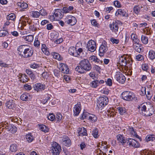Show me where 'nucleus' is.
Masks as SVG:
<instances>
[{"label":"nucleus","instance_id":"f257e3e1","mask_svg":"<svg viewBox=\"0 0 155 155\" xmlns=\"http://www.w3.org/2000/svg\"><path fill=\"white\" fill-rule=\"evenodd\" d=\"M79 65L76 68L75 70L81 74L84 73L85 71H89L91 69V64L89 61L87 59L81 61Z\"/></svg>","mask_w":155,"mask_h":155},{"label":"nucleus","instance_id":"f03ea898","mask_svg":"<svg viewBox=\"0 0 155 155\" xmlns=\"http://www.w3.org/2000/svg\"><path fill=\"white\" fill-rule=\"evenodd\" d=\"M118 62L121 66H126L127 65V66L130 67L132 64L133 61L129 56L123 55L119 58Z\"/></svg>","mask_w":155,"mask_h":155},{"label":"nucleus","instance_id":"7ed1b4c3","mask_svg":"<svg viewBox=\"0 0 155 155\" xmlns=\"http://www.w3.org/2000/svg\"><path fill=\"white\" fill-rule=\"evenodd\" d=\"M108 102V99L106 96L101 97L97 100V107L98 110H101Z\"/></svg>","mask_w":155,"mask_h":155},{"label":"nucleus","instance_id":"20e7f679","mask_svg":"<svg viewBox=\"0 0 155 155\" xmlns=\"http://www.w3.org/2000/svg\"><path fill=\"white\" fill-rule=\"evenodd\" d=\"M122 98L127 101H130L132 100L136 101L137 100V97H135L134 94L132 92L126 91L123 92L122 94Z\"/></svg>","mask_w":155,"mask_h":155},{"label":"nucleus","instance_id":"39448f33","mask_svg":"<svg viewBox=\"0 0 155 155\" xmlns=\"http://www.w3.org/2000/svg\"><path fill=\"white\" fill-rule=\"evenodd\" d=\"M82 118L83 119H87L92 123L94 122L97 120V117L95 115L90 114L87 113H83L82 116Z\"/></svg>","mask_w":155,"mask_h":155},{"label":"nucleus","instance_id":"423d86ee","mask_svg":"<svg viewBox=\"0 0 155 155\" xmlns=\"http://www.w3.org/2000/svg\"><path fill=\"white\" fill-rule=\"evenodd\" d=\"M61 150V147L58 143L55 142L53 144L51 150L53 155H59Z\"/></svg>","mask_w":155,"mask_h":155},{"label":"nucleus","instance_id":"0eeeda50","mask_svg":"<svg viewBox=\"0 0 155 155\" xmlns=\"http://www.w3.org/2000/svg\"><path fill=\"white\" fill-rule=\"evenodd\" d=\"M87 48L88 51L91 52H94L96 49L95 42L93 40L89 41L87 45Z\"/></svg>","mask_w":155,"mask_h":155},{"label":"nucleus","instance_id":"6e6552de","mask_svg":"<svg viewBox=\"0 0 155 155\" xmlns=\"http://www.w3.org/2000/svg\"><path fill=\"white\" fill-rule=\"evenodd\" d=\"M115 78L119 83L122 84L124 83L126 80L125 77L120 72H117Z\"/></svg>","mask_w":155,"mask_h":155},{"label":"nucleus","instance_id":"1a4fd4ad","mask_svg":"<svg viewBox=\"0 0 155 155\" xmlns=\"http://www.w3.org/2000/svg\"><path fill=\"white\" fill-rule=\"evenodd\" d=\"M45 85L42 83H36L32 85V87L35 90L38 92L42 91L44 90L45 88Z\"/></svg>","mask_w":155,"mask_h":155},{"label":"nucleus","instance_id":"9d476101","mask_svg":"<svg viewBox=\"0 0 155 155\" xmlns=\"http://www.w3.org/2000/svg\"><path fill=\"white\" fill-rule=\"evenodd\" d=\"M65 23L73 26L76 23V19L75 17L70 15L65 19Z\"/></svg>","mask_w":155,"mask_h":155},{"label":"nucleus","instance_id":"9b49d317","mask_svg":"<svg viewBox=\"0 0 155 155\" xmlns=\"http://www.w3.org/2000/svg\"><path fill=\"white\" fill-rule=\"evenodd\" d=\"M61 141L64 145L66 146L69 147L71 145V141L67 136H64L63 137L61 140Z\"/></svg>","mask_w":155,"mask_h":155},{"label":"nucleus","instance_id":"f8f14e48","mask_svg":"<svg viewBox=\"0 0 155 155\" xmlns=\"http://www.w3.org/2000/svg\"><path fill=\"white\" fill-rule=\"evenodd\" d=\"M108 50L107 47L105 42H104V44H102L100 46L99 49V55L100 56H102L104 55V53Z\"/></svg>","mask_w":155,"mask_h":155},{"label":"nucleus","instance_id":"ddd939ff","mask_svg":"<svg viewBox=\"0 0 155 155\" xmlns=\"http://www.w3.org/2000/svg\"><path fill=\"white\" fill-rule=\"evenodd\" d=\"M127 143L129 146L133 147L135 148H138L140 146L138 142L135 140L133 139H130L128 140Z\"/></svg>","mask_w":155,"mask_h":155},{"label":"nucleus","instance_id":"4468645a","mask_svg":"<svg viewBox=\"0 0 155 155\" xmlns=\"http://www.w3.org/2000/svg\"><path fill=\"white\" fill-rule=\"evenodd\" d=\"M27 46L25 45H21L18 48V53L21 57L24 58V52L26 50V47Z\"/></svg>","mask_w":155,"mask_h":155},{"label":"nucleus","instance_id":"2eb2a0df","mask_svg":"<svg viewBox=\"0 0 155 155\" xmlns=\"http://www.w3.org/2000/svg\"><path fill=\"white\" fill-rule=\"evenodd\" d=\"M61 67L60 70H61L62 73L68 74L69 72V69L68 68V66L65 64L62 63L60 64Z\"/></svg>","mask_w":155,"mask_h":155},{"label":"nucleus","instance_id":"dca6fc26","mask_svg":"<svg viewBox=\"0 0 155 155\" xmlns=\"http://www.w3.org/2000/svg\"><path fill=\"white\" fill-rule=\"evenodd\" d=\"M4 126L5 127V128L6 129L8 130L12 133H15L17 130V127L13 125H5V126Z\"/></svg>","mask_w":155,"mask_h":155},{"label":"nucleus","instance_id":"f3484780","mask_svg":"<svg viewBox=\"0 0 155 155\" xmlns=\"http://www.w3.org/2000/svg\"><path fill=\"white\" fill-rule=\"evenodd\" d=\"M63 12H62L61 9H57L55 10L54 15L55 17L61 19L63 16Z\"/></svg>","mask_w":155,"mask_h":155},{"label":"nucleus","instance_id":"a211bd4d","mask_svg":"<svg viewBox=\"0 0 155 155\" xmlns=\"http://www.w3.org/2000/svg\"><path fill=\"white\" fill-rule=\"evenodd\" d=\"M110 29L113 32H116L118 29V24L116 21H113L112 24L110 25Z\"/></svg>","mask_w":155,"mask_h":155},{"label":"nucleus","instance_id":"6ab92c4d","mask_svg":"<svg viewBox=\"0 0 155 155\" xmlns=\"http://www.w3.org/2000/svg\"><path fill=\"white\" fill-rule=\"evenodd\" d=\"M115 15L117 16L118 15L125 17L128 16V15L127 13L126 12L124 9H118L116 12Z\"/></svg>","mask_w":155,"mask_h":155},{"label":"nucleus","instance_id":"aec40b11","mask_svg":"<svg viewBox=\"0 0 155 155\" xmlns=\"http://www.w3.org/2000/svg\"><path fill=\"white\" fill-rule=\"evenodd\" d=\"M24 52V58H28L32 56L33 54V51L29 48H27L26 47V50Z\"/></svg>","mask_w":155,"mask_h":155},{"label":"nucleus","instance_id":"412c9836","mask_svg":"<svg viewBox=\"0 0 155 155\" xmlns=\"http://www.w3.org/2000/svg\"><path fill=\"white\" fill-rule=\"evenodd\" d=\"M68 53L71 55L77 56L78 54L76 51V48L74 47H71L68 50Z\"/></svg>","mask_w":155,"mask_h":155},{"label":"nucleus","instance_id":"4be33fe9","mask_svg":"<svg viewBox=\"0 0 155 155\" xmlns=\"http://www.w3.org/2000/svg\"><path fill=\"white\" fill-rule=\"evenodd\" d=\"M117 140L123 145L126 142L125 137L123 136V135L119 134L117 135Z\"/></svg>","mask_w":155,"mask_h":155},{"label":"nucleus","instance_id":"5701e85b","mask_svg":"<svg viewBox=\"0 0 155 155\" xmlns=\"http://www.w3.org/2000/svg\"><path fill=\"white\" fill-rule=\"evenodd\" d=\"M6 107L9 109L13 108L15 107L16 106L13 100H11L7 101L6 103Z\"/></svg>","mask_w":155,"mask_h":155},{"label":"nucleus","instance_id":"b1692460","mask_svg":"<svg viewBox=\"0 0 155 155\" xmlns=\"http://www.w3.org/2000/svg\"><path fill=\"white\" fill-rule=\"evenodd\" d=\"M18 5L20 8V10L21 11H24V9L28 7V4L25 3L18 2L17 3Z\"/></svg>","mask_w":155,"mask_h":155},{"label":"nucleus","instance_id":"393cba45","mask_svg":"<svg viewBox=\"0 0 155 155\" xmlns=\"http://www.w3.org/2000/svg\"><path fill=\"white\" fill-rule=\"evenodd\" d=\"M78 130L80 136L87 135V130L84 127L79 128Z\"/></svg>","mask_w":155,"mask_h":155},{"label":"nucleus","instance_id":"a878e982","mask_svg":"<svg viewBox=\"0 0 155 155\" xmlns=\"http://www.w3.org/2000/svg\"><path fill=\"white\" fill-rule=\"evenodd\" d=\"M39 127L40 130L44 132H47L49 131V128L45 125L43 124L39 125Z\"/></svg>","mask_w":155,"mask_h":155},{"label":"nucleus","instance_id":"bb28decb","mask_svg":"<svg viewBox=\"0 0 155 155\" xmlns=\"http://www.w3.org/2000/svg\"><path fill=\"white\" fill-rule=\"evenodd\" d=\"M89 60L92 61H94L96 62L100 63H102L103 62L102 61L98 59L97 56H91L89 58Z\"/></svg>","mask_w":155,"mask_h":155},{"label":"nucleus","instance_id":"cd10ccee","mask_svg":"<svg viewBox=\"0 0 155 155\" xmlns=\"http://www.w3.org/2000/svg\"><path fill=\"white\" fill-rule=\"evenodd\" d=\"M52 55L54 58L60 61L62 59V57L57 53L53 52L52 53Z\"/></svg>","mask_w":155,"mask_h":155},{"label":"nucleus","instance_id":"c85d7f7f","mask_svg":"<svg viewBox=\"0 0 155 155\" xmlns=\"http://www.w3.org/2000/svg\"><path fill=\"white\" fill-rule=\"evenodd\" d=\"M92 134L93 136L95 138L98 137L99 135L98 133V130L97 128H95L92 130Z\"/></svg>","mask_w":155,"mask_h":155},{"label":"nucleus","instance_id":"c756f323","mask_svg":"<svg viewBox=\"0 0 155 155\" xmlns=\"http://www.w3.org/2000/svg\"><path fill=\"white\" fill-rule=\"evenodd\" d=\"M80 110L79 109V107L77 105H75L74 107V116H78L80 113Z\"/></svg>","mask_w":155,"mask_h":155},{"label":"nucleus","instance_id":"7c9ffc66","mask_svg":"<svg viewBox=\"0 0 155 155\" xmlns=\"http://www.w3.org/2000/svg\"><path fill=\"white\" fill-rule=\"evenodd\" d=\"M41 50L46 55H48L50 54V52L47 50V48L45 45H42Z\"/></svg>","mask_w":155,"mask_h":155},{"label":"nucleus","instance_id":"2f4dec72","mask_svg":"<svg viewBox=\"0 0 155 155\" xmlns=\"http://www.w3.org/2000/svg\"><path fill=\"white\" fill-rule=\"evenodd\" d=\"M18 149L17 146L16 144H12L11 145L10 147V150L13 152H16Z\"/></svg>","mask_w":155,"mask_h":155},{"label":"nucleus","instance_id":"473e14b6","mask_svg":"<svg viewBox=\"0 0 155 155\" xmlns=\"http://www.w3.org/2000/svg\"><path fill=\"white\" fill-rule=\"evenodd\" d=\"M29 95L28 94L25 93L21 95V99L23 101H27L29 99V98L28 97V96Z\"/></svg>","mask_w":155,"mask_h":155},{"label":"nucleus","instance_id":"72a5a7b5","mask_svg":"<svg viewBox=\"0 0 155 155\" xmlns=\"http://www.w3.org/2000/svg\"><path fill=\"white\" fill-rule=\"evenodd\" d=\"M148 57L153 60L155 58V53L153 50H150L149 52Z\"/></svg>","mask_w":155,"mask_h":155},{"label":"nucleus","instance_id":"f704fd0d","mask_svg":"<svg viewBox=\"0 0 155 155\" xmlns=\"http://www.w3.org/2000/svg\"><path fill=\"white\" fill-rule=\"evenodd\" d=\"M24 39L25 41L29 42H32L33 40V36L32 35H28L26 37H24Z\"/></svg>","mask_w":155,"mask_h":155},{"label":"nucleus","instance_id":"c9c22d12","mask_svg":"<svg viewBox=\"0 0 155 155\" xmlns=\"http://www.w3.org/2000/svg\"><path fill=\"white\" fill-rule=\"evenodd\" d=\"M117 109L120 115H123L126 112V109L124 107H119Z\"/></svg>","mask_w":155,"mask_h":155},{"label":"nucleus","instance_id":"e433bc0d","mask_svg":"<svg viewBox=\"0 0 155 155\" xmlns=\"http://www.w3.org/2000/svg\"><path fill=\"white\" fill-rule=\"evenodd\" d=\"M141 40L142 43L145 44H147L148 42V39L147 37L144 35H142Z\"/></svg>","mask_w":155,"mask_h":155},{"label":"nucleus","instance_id":"4c0bfd02","mask_svg":"<svg viewBox=\"0 0 155 155\" xmlns=\"http://www.w3.org/2000/svg\"><path fill=\"white\" fill-rule=\"evenodd\" d=\"M8 31H6L1 30L0 31V37H4L5 36H8Z\"/></svg>","mask_w":155,"mask_h":155},{"label":"nucleus","instance_id":"58836bf2","mask_svg":"<svg viewBox=\"0 0 155 155\" xmlns=\"http://www.w3.org/2000/svg\"><path fill=\"white\" fill-rule=\"evenodd\" d=\"M153 135H148L146 137V140L147 142L150 141H153L155 139V137H153Z\"/></svg>","mask_w":155,"mask_h":155},{"label":"nucleus","instance_id":"ea45409f","mask_svg":"<svg viewBox=\"0 0 155 155\" xmlns=\"http://www.w3.org/2000/svg\"><path fill=\"white\" fill-rule=\"evenodd\" d=\"M97 80H94L91 83L90 85L93 87H96L99 86Z\"/></svg>","mask_w":155,"mask_h":155},{"label":"nucleus","instance_id":"a19ab883","mask_svg":"<svg viewBox=\"0 0 155 155\" xmlns=\"http://www.w3.org/2000/svg\"><path fill=\"white\" fill-rule=\"evenodd\" d=\"M140 44L139 45H134V48L135 50L137 52L139 53L141 51V48H140Z\"/></svg>","mask_w":155,"mask_h":155},{"label":"nucleus","instance_id":"79ce46f5","mask_svg":"<svg viewBox=\"0 0 155 155\" xmlns=\"http://www.w3.org/2000/svg\"><path fill=\"white\" fill-rule=\"evenodd\" d=\"M138 108L139 109L140 108L142 111H145L146 110V106L144 103H143L140 105V106H139Z\"/></svg>","mask_w":155,"mask_h":155},{"label":"nucleus","instance_id":"37998d69","mask_svg":"<svg viewBox=\"0 0 155 155\" xmlns=\"http://www.w3.org/2000/svg\"><path fill=\"white\" fill-rule=\"evenodd\" d=\"M26 139L29 143H30L33 140V137L30 134H28L26 136Z\"/></svg>","mask_w":155,"mask_h":155},{"label":"nucleus","instance_id":"c03bdc74","mask_svg":"<svg viewBox=\"0 0 155 155\" xmlns=\"http://www.w3.org/2000/svg\"><path fill=\"white\" fill-rule=\"evenodd\" d=\"M134 11L136 14H138L140 11V8L137 6H135L134 8Z\"/></svg>","mask_w":155,"mask_h":155},{"label":"nucleus","instance_id":"a18cd8bd","mask_svg":"<svg viewBox=\"0 0 155 155\" xmlns=\"http://www.w3.org/2000/svg\"><path fill=\"white\" fill-rule=\"evenodd\" d=\"M142 69L144 71H148L149 70V67L147 64H143L142 66Z\"/></svg>","mask_w":155,"mask_h":155},{"label":"nucleus","instance_id":"49530a36","mask_svg":"<svg viewBox=\"0 0 155 155\" xmlns=\"http://www.w3.org/2000/svg\"><path fill=\"white\" fill-rule=\"evenodd\" d=\"M110 41L113 44H118L119 42V39H116L113 38H110Z\"/></svg>","mask_w":155,"mask_h":155},{"label":"nucleus","instance_id":"de8ad7c7","mask_svg":"<svg viewBox=\"0 0 155 155\" xmlns=\"http://www.w3.org/2000/svg\"><path fill=\"white\" fill-rule=\"evenodd\" d=\"M34 44V46L38 48L40 47V42L38 39H35Z\"/></svg>","mask_w":155,"mask_h":155},{"label":"nucleus","instance_id":"09e8293b","mask_svg":"<svg viewBox=\"0 0 155 155\" xmlns=\"http://www.w3.org/2000/svg\"><path fill=\"white\" fill-rule=\"evenodd\" d=\"M0 66L5 68H8V65L3 62L2 61H0Z\"/></svg>","mask_w":155,"mask_h":155},{"label":"nucleus","instance_id":"8fccbe9b","mask_svg":"<svg viewBox=\"0 0 155 155\" xmlns=\"http://www.w3.org/2000/svg\"><path fill=\"white\" fill-rule=\"evenodd\" d=\"M39 13L40 14H41L42 16L46 15L47 14L46 11L45 10V9H42L40 10Z\"/></svg>","mask_w":155,"mask_h":155},{"label":"nucleus","instance_id":"3c124183","mask_svg":"<svg viewBox=\"0 0 155 155\" xmlns=\"http://www.w3.org/2000/svg\"><path fill=\"white\" fill-rule=\"evenodd\" d=\"M32 14L35 18H38L40 15L39 12L37 11L33 12Z\"/></svg>","mask_w":155,"mask_h":155},{"label":"nucleus","instance_id":"603ef678","mask_svg":"<svg viewBox=\"0 0 155 155\" xmlns=\"http://www.w3.org/2000/svg\"><path fill=\"white\" fill-rule=\"evenodd\" d=\"M9 15V17L10 18V19L11 20L14 21L15 20V19L16 18L15 16V15L14 13L11 14Z\"/></svg>","mask_w":155,"mask_h":155},{"label":"nucleus","instance_id":"864d4df0","mask_svg":"<svg viewBox=\"0 0 155 155\" xmlns=\"http://www.w3.org/2000/svg\"><path fill=\"white\" fill-rule=\"evenodd\" d=\"M143 59V57L141 54L136 56V59L138 61H141Z\"/></svg>","mask_w":155,"mask_h":155},{"label":"nucleus","instance_id":"5fc2aeb1","mask_svg":"<svg viewBox=\"0 0 155 155\" xmlns=\"http://www.w3.org/2000/svg\"><path fill=\"white\" fill-rule=\"evenodd\" d=\"M106 84L109 86H111L112 85V81L111 79L108 78L107 81H106Z\"/></svg>","mask_w":155,"mask_h":155},{"label":"nucleus","instance_id":"6e6d98bb","mask_svg":"<svg viewBox=\"0 0 155 155\" xmlns=\"http://www.w3.org/2000/svg\"><path fill=\"white\" fill-rule=\"evenodd\" d=\"M24 87L25 90L28 91L31 90V86L27 84L24 85Z\"/></svg>","mask_w":155,"mask_h":155},{"label":"nucleus","instance_id":"4d7b16f0","mask_svg":"<svg viewBox=\"0 0 155 155\" xmlns=\"http://www.w3.org/2000/svg\"><path fill=\"white\" fill-rule=\"evenodd\" d=\"M91 23L93 25L96 27H98L99 26V25L97 23L95 19L91 21Z\"/></svg>","mask_w":155,"mask_h":155},{"label":"nucleus","instance_id":"13d9d810","mask_svg":"<svg viewBox=\"0 0 155 155\" xmlns=\"http://www.w3.org/2000/svg\"><path fill=\"white\" fill-rule=\"evenodd\" d=\"M48 118L50 120L53 121L55 118V116L54 115L51 114L48 116Z\"/></svg>","mask_w":155,"mask_h":155},{"label":"nucleus","instance_id":"bf43d9fd","mask_svg":"<svg viewBox=\"0 0 155 155\" xmlns=\"http://www.w3.org/2000/svg\"><path fill=\"white\" fill-rule=\"evenodd\" d=\"M87 145L86 143H85L84 142L81 143L80 144V147H81V150H83V149L85 148Z\"/></svg>","mask_w":155,"mask_h":155},{"label":"nucleus","instance_id":"052dcab7","mask_svg":"<svg viewBox=\"0 0 155 155\" xmlns=\"http://www.w3.org/2000/svg\"><path fill=\"white\" fill-rule=\"evenodd\" d=\"M140 94L142 96L144 95L145 94H146V88H142L140 92Z\"/></svg>","mask_w":155,"mask_h":155},{"label":"nucleus","instance_id":"680f3d73","mask_svg":"<svg viewBox=\"0 0 155 155\" xmlns=\"http://www.w3.org/2000/svg\"><path fill=\"white\" fill-rule=\"evenodd\" d=\"M147 98L149 100H150L152 96V94L150 92L147 91V94H146Z\"/></svg>","mask_w":155,"mask_h":155},{"label":"nucleus","instance_id":"e2e57ef3","mask_svg":"<svg viewBox=\"0 0 155 155\" xmlns=\"http://www.w3.org/2000/svg\"><path fill=\"white\" fill-rule=\"evenodd\" d=\"M114 5H115V7H120V2L117 1H116L114 2Z\"/></svg>","mask_w":155,"mask_h":155},{"label":"nucleus","instance_id":"0e129e2a","mask_svg":"<svg viewBox=\"0 0 155 155\" xmlns=\"http://www.w3.org/2000/svg\"><path fill=\"white\" fill-rule=\"evenodd\" d=\"M30 67L31 68L34 69L37 68L39 67L38 65L35 64H33L30 65Z\"/></svg>","mask_w":155,"mask_h":155},{"label":"nucleus","instance_id":"69168bd1","mask_svg":"<svg viewBox=\"0 0 155 155\" xmlns=\"http://www.w3.org/2000/svg\"><path fill=\"white\" fill-rule=\"evenodd\" d=\"M63 41V39L62 38H60L55 40L54 42L56 43L59 44L62 42Z\"/></svg>","mask_w":155,"mask_h":155},{"label":"nucleus","instance_id":"338daca9","mask_svg":"<svg viewBox=\"0 0 155 155\" xmlns=\"http://www.w3.org/2000/svg\"><path fill=\"white\" fill-rule=\"evenodd\" d=\"M53 27L51 24H48L47 25V29L48 30H50L53 28Z\"/></svg>","mask_w":155,"mask_h":155},{"label":"nucleus","instance_id":"774afa93","mask_svg":"<svg viewBox=\"0 0 155 155\" xmlns=\"http://www.w3.org/2000/svg\"><path fill=\"white\" fill-rule=\"evenodd\" d=\"M56 118L58 119V121H60L62 118V116L61 114H57L56 116Z\"/></svg>","mask_w":155,"mask_h":155}]
</instances>
